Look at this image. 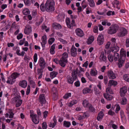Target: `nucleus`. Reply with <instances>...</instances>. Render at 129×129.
Wrapping results in <instances>:
<instances>
[{"label":"nucleus","mask_w":129,"mask_h":129,"mask_svg":"<svg viewBox=\"0 0 129 129\" xmlns=\"http://www.w3.org/2000/svg\"><path fill=\"white\" fill-rule=\"evenodd\" d=\"M68 56V54L66 52H64L62 56L59 60H58L57 58H54L53 61L56 64L59 63L61 66L64 68L66 66L68 62L67 58Z\"/></svg>","instance_id":"obj_1"},{"label":"nucleus","mask_w":129,"mask_h":129,"mask_svg":"<svg viewBox=\"0 0 129 129\" xmlns=\"http://www.w3.org/2000/svg\"><path fill=\"white\" fill-rule=\"evenodd\" d=\"M55 3L53 0H48L45 4L46 10L48 12H52L55 10Z\"/></svg>","instance_id":"obj_2"},{"label":"nucleus","mask_w":129,"mask_h":129,"mask_svg":"<svg viewBox=\"0 0 129 129\" xmlns=\"http://www.w3.org/2000/svg\"><path fill=\"white\" fill-rule=\"evenodd\" d=\"M126 52L124 49H121L120 51V57L119 59V62L118 63V67H121L123 66L126 57Z\"/></svg>","instance_id":"obj_3"},{"label":"nucleus","mask_w":129,"mask_h":129,"mask_svg":"<svg viewBox=\"0 0 129 129\" xmlns=\"http://www.w3.org/2000/svg\"><path fill=\"white\" fill-rule=\"evenodd\" d=\"M118 26L116 24L112 25L109 27L107 30V33L110 35H112L116 33L119 28Z\"/></svg>","instance_id":"obj_4"},{"label":"nucleus","mask_w":129,"mask_h":129,"mask_svg":"<svg viewBox=\"0 0 129 129\" xmlns=\"http://www.w3.org/2000/svg\"><path fill=\"white\" fill-rule=\"evenodd\" d=\"M66 22L67 27L70 29H72L73 26H75L76 25L75 20L72 19L71 23L70 19L68 17L66 18Z\"/></svg>","instance_id":"obj_5"},{"label":"nucleus","mask_w":129,"mask_h":129,"mask_svg":"<svg viewBox=\"0 0 129 129\" xmlns=\"http://www.w3.org/2000/svg\"><path fill=\"white\" fill-rule=\"evenodd\" d=\"M30 116L31 118L35 124H38L39 123V120L37 117V115L34 114L33 110L30 111Z\"/></svg>","instance_id":"obj_6"},{"label":"nucleus","mask_w":129,"mask_h":129,"mask_svg":"<svg viewBox=\"0 0 129 129\" xmlns=\"http://www.w3.org/2000/svg\"><path fill=\"white\" fill-rule=\"evenodd\" d=\"M18 102L19 103L18 104H16V107H18L21 105L22 103V100H21L19 97H14L12 99L11 102L13 104H15Z\"/></svg>","instance_id":"obj_7"},{"label":"nucleus","mask_w":129,"mask_h":129,"mask_svg":"<svg viewBox=\"0 0 129 129\" xmlns=\"http://www.w3.org/2000/svg\"><path fill=\"white\" fill-rule=\"evenodd\" d=\"M120 32L117 34V36L120 37L125 36L127 34V31L126 29L123 27L121 28L120 29Z\"/></svg>","instance_id":"obj_8"},{"label":"nucleus","mask_w":129,"mask_h":129,"mask_svg":"<svg viewBox=\"0 0 129 129\" xmlns=\"http://www.w3.org/2000/svg\"><path fill=\"white\" fill-rule=\"evenodd\" d=\"M107 74L108 77L110 79H115L116 77L115 74L111 70L108 71Z\"/></svg>","instance_id":"obj_9"},{"label":"nucleus","mask_w":129,"mask_h":129,"mask_svg":"<svg viewBox=\"0 0 129 129\" xmlns=\"http://www.w3.org/2000/svg\"><path fill=\"white\" fill-rule=\"evenodd\" d=\"M47 37L46 35H44L42 36V42H41V45L42 47V49L44 50L45 47V44L47 42Z\"/></svg>","instance_id":"obj_10"},{"label":"nucleus","mask_w":129,"mask_h":129,"mask_svg":"<svg viewBox=\"0 0 129 129\" xmlns=\"http://www.w3.org/2000/svg\"><path fill=\"white\" fill-rule=\"evenodd\" d=\"M106 93H104L103 94L104 97H109L111 96L110 94H113V92L112 90L110 88H108L106 89Z\"/></svg>","instance_id":"obj_11"},{"label":"nucleus","mask_w":129,"mask_h":129,"mask_svg":"<svg viewBox=\"0 0 129 129\" xmlns=\"http://www.w3.org/2000/svg\"><path fill=\"white\" fill-rule=\"evenodd\" d=\"M77 35L79 37H82L84 36V34L82 30L79 28L76 29L75 31Z\"/></svg>","instance_id":"obj_12"},{"label":"nucleus","mask_w":129,"mask_h":129,"mask_svg":"<svg viewBox=\"0 0 129 129\" xmlns=\"http://www.w3.org/2000/svg\"><path fill=\"white\" fill-rule=\"evenodd\" d=\"M127 91V87L126 86H124L121 88L120 90V93L121 97L124 96L125 94Z\"/></svg>","instance_id":"obj_13"},{"label":"nucleus","mask_w":129,"mask_h":129,"mask_svg":"<svg viewBox=\"0 0 129 129\" xmlns=\"http://www.w3.org/2000/svg\"><path fill=\"white\" fill-rule=\"evenodd\" d=\"M104 37L101 34L99 35L97 38V41L99 45H101L103 43Z\"/></svg>","instance_id":"obj_14"},{"label":"nucleus","mask_w":129,"mask_h":129,"mask_svg":"<svg viewBox=\"0 0 129 129\" xmlns=\"http://www.w3.org/2000/svg\"><path fill=\"white\" fill-rule=\"evenodd\" d=\"M31 31V28L30 26L27 25L25 27L24 30V33L26 35H28Z\"/></svg>","instance_id":"obj_15"},{"label":"nucleus","mask_w":129,"mask_h":129,"mask_svg":"<svg viewBox=\"0 0 129 129\" xmlns=\"http://www.w3.org/2000/svg\"><path fill=\"white\" fill-rule=\"evenodd\" d=\"M71 52L72 56H75L77 54V49L74 46H73L71 50Z\"/></svg>","instance_id":"obj_16"},{"label":"nucleus","mask_w":129,"mask_h":129,"mask_svg":"<svg viewBox=\"0 0 129 129\" xmlns=\"http://www.w3.org/2000/svg\"><path fill=\"white\" fill-rule=\"evenodd\" d=\"M19 84L21 87L25 88L27 85V82L25 80H23L20 82Z\"/></svg>","instance_id":"obj_17"},{"label":"nucleus","mask_w":129,"mask_h":129,"mask_svg":"<svg viewBox=\"0 0 129 129\" xmlns=\"http://www.w3.org/2000/svg\"><path fill=\"white\" fill-rule=\"evenodd\" d=\"M52 26L54 28L56 29H60L62 27L61 25L59 24L56 23H54L52 24Z\"/></svg>","instance_id":"obj_18"},{"label":"nucleus","mask_w":129,"mask_h":129,"mask_svg":"<svg viewBox=\"0 0 129 129\" xmlns=\"http://www.w3.org/2000/svg\"><path fill=\"white\" fill-rule=\"evenodd\" d=\"M100 59L101 62H106L107 57L104 54V53H102L100 56Z\"/></svg>","instance_id":"obj_19"},{"label":"nucleus","mask_w":129,"mask_h":129,"mask_svg":"<svg viewBox=\"0 0 129 129\" xmlns=\"http://www.w3.org/2000/svg\"><path fill=\"white\" fill-rule=\"evenodd\" d=\"M15 80L14 79L10 76L8 77V80L7 81V83L8 84H12L15 82Z\"/></svg>","instance_id":"obj_20"},{"label":"nucleus","mask_w":129,"mask_h":129,"mask_svg":"<svg viewBox=\"0 0 129 129\" xmlns=\"http://www.w3.org/2000/svg\"><path fill=\"white\" fill-rule=\"evenodd\" d=\"M46 63L45 60L43 58L41 57V70L44 69L45 67ZM42 74H41V77Z\"/></svg>","instance_id":"obj_21"},{"label":"nucleus","mask_w":129,"mask_h":129,"mask_svg":"<svg viewBox=\"0 0 129 129\" xmlns=\"http://www.w3.org/2000/svg\"><path fill=\"white\" fill-rule=\"evenodd\" d=\"M119 49V47L116 45H114L111 49V51L114 53H117V52H118Z\"/></svg>","instance_id":"obj_22"},{"label":"nucleus","mask_w":129,"mask_h":129,"mask_svg":"<svg viewBox=\"0 0 129 129\" xmlns=\"http://www.w3.org/2000/svg\"><path fill=\"white\" fill-rule=\"evenodd\" d=\"M67 82L69 84H72L74 82V80L70 76H68L67 77Z\"/></svg>","instance_id":"obj_23"},{"label":"nucleus","mask_w":129,"mask_h":129,"mask_svg":"<svg viewBox=\"0 0 129 129\" xmlns=\"http://www.w3.org/2000/svg\"><path fill=\"white\" fill-rule=\"evenodd\" d=\"M78 72L76 71H73L72 73V77L75 80H76L77 79V74Z\"/></svg>","instance_id":"obj_24"},{"label":"nucleus","mask_w":129,"mask_h":129,"mask_svg":"<svg viewBox=\"0 0 129 129\" xmlns=\"http://www.w3.org/2000/svg\"><path fill=\"white\" fill-rule=\"evenodd\" d=\"M90 74L92 76H95L97 74V71L95 69H92L90 70Z\"/></svg>","instance_id":"obj_25"},{"label":"nucleus","mask_w":129,"mask_h":129,"mask_svg":"<svg viewBox=\"0 0 129 129\" xmlns=\"http://www.w3.org/2000/svg\"><path fill=\"white\" fill-rule=\"evenodd\" d=\"M113 56L114 59L115 61H116L118 60L119 61V59L120 57V55L119 53H114L113 54Z\"/></svg>","instance_id":"obj_26"},{"label":"nucleus","mask_w":129,"mask_h":129,"mask_svg":"<svg viewBox=\"0 0 129 129\" xmlns=\"http://www.w3.org/2000/svg\"><path fill=\"white\" fill-rule=\"evenodd\" d=\"M57 74V72L54 71L51 72L50 73V77L51 79H53L56 77Z\"/></svg>","instance_id":"obj_27"},{"label":"nucleus","mask_w":129,"mask_h":129,"mask_svg":"<svg viewBox=\"0 0 129 129\" xmlns=\"http://www.w3.org/2000/svg\"><path fill=\"white\" fill-rule=\"evenodd\" d=\"M89 2L88 4L89 6L91 8L94 7L95 4L94 0H87Z\"/></svg>","instance_id":"obj_28"},{"label":"nucleus","mask_w":129,"mask_h":129,"mask_svg":"<svg viewBox=\"0 0 129 129\" xmlns=\"http://www.w3.org/2000/svg\"><path fill=\"white\" fill-rule=\"evenodd\" d=\"M20 75V74L14 72L10 76L14 79H15L18 77Z\"/></svg>","instance_id":"obj_29"},{"label":"nucleus","mask_w":129,"mask_h":129,"mask_svg":"<svg viewBox=\"0 0 129 129\" xmlns=\"http://www.w3.org/2000/svg\"><path fill=\"white\" fill-rule=\"evenodd\" d=\"M117 83L116 81L113 80H110L109 82V84H110L111 86L113 85L115 86L117 85Z\"/></svg>","instance_id":"obj_30"},{"label":"nucleus","mask_w":129,"mask_h":129,"mask_svg":"<svg viewBox=\"0 0 129 129\" xmlns=\"http://www.w3.org/2000/svg\"><path fill=\"white\" fill-rule=\"evenodd\" d=\"M71 125V123L70 122L64 121H63V125L64 126L66 127H69Z\"/></svg>","instance_id":"obj_31"},{"label":"nucleus","mask_w":129,"mask_h":129,"mask_svg":"<svg viewBox=\"0 0 129 129\" xmlns=\"http://www.w3.org/2000/svg\"><path fill=\"white\" fill-rule=\"evenodd\" d=\"M91 104L89 103L88 101L86 100H84L83 101L82 104L83 106L85 107H88L89 105Z\"/></svg>","instance_id":"obj_32"},{"label":"nucleus","mask_w":129,"mask_h":129,"mask_svg":"<svg viewBox=\"0 0 129 129\" xmlns=\"http://www.w3.org/2000/svg\"><path fill=\"white\" fill-rule=\"evenodd\" d=\"M90 91V88L88 87L84 88L83 90V92L84 94H86L89 93Z\"/></svg>","instance_id":"obj_33"},{"label":"nucleus","mask_w":129,"mask_h":129,"mask_svg":"<svg viewBox=\"0 0 129 129\" xmlns=\"http://www.w3.org/2000/svg\"><path fill=\"white\" fill-rule=\"evenodd\" d=\"M123 78L125 81L129 82V74H125L123 75Z\"/></svg>","instance_id":"obj_34"},{"label":"nucleus","mask_w":129,"mask_h":129,"mask_svg":"<svg viewBox=\"0 0 129 129\" xmlns=\"http://www.w3.org/2000/svg\"><path fill=\"white\" fill-rule=\"evenodd\" d=\"M127 100L126 98H123L122 99L121 101V104L122 105H125L127 103Z\"/></svg>","instance_id":"obj_35"},{"label":"nucleus","mask_w":129,"mask_h":129,"mask_svg":"<svg viewBox=\"0 0 129 129\" xmlns=\"http://www.w3.org/2000/svg\"><path fill=\"white\" fill-rule=\"evenodd\" d=\"M23 13L24 15H27L30 14V12L28 9L25 8L23 10Z\"/></svg>","instance_id":"obj_36"},{"label":"nucleus","mask_w":129,"mask_h":129,"mask_svg":"<svg viewBox=\"0 0 129 129\" xmlns=\"http://www.w3.org/2000/svg\"><path fill=\"white\" fill-rule=\"evenodd\" d=\"M88 107L89 108V111L92 112H95V109L91 104L89 105Z\"/></svg>","instance_id":"obj_37"},{"label":"nucleus","mask_w":129,"mask_h":129,"mask_svg":"<svg viewBox=\"0 0 129 129\" xmlns=\"http://www.w3.org/2000/svg\"><path fill=\"white\" fill-rule=\"evenodd\" d=\"M81 5L83 9L87 7V5L85 0L83 1Z\"/></svg>","instance_id":"obj_38"},{"label":"nucleus","mask_w":129,"mask_h":129,"mask_svg":"<svg viewBox=\"0 0 129 129\" xmlns=\"http://www.w3.org/2000/svg\"><path fill=\"white\" fill-rule=\"evenodd\" d=\"M94 40V38L93 37H89L88 40V44H91L93 41Z\"/></svg>","instance_id":"obj_39"},{"label":"nucleus","mask_w":129,"mask_h":129,"mask_svg":"<svg viewBox=\"0 0 129 129\" xmlns=\"http://www.w3.org/2000/svg\"><path fill=\"white\" fill-rule=\"evenodd\" d=\"M108 58L109 61L112 62L113 61L114 57L112 54H109L108 56Z\"/></svg>","instance_id":"obj_40"},{"label":"nucleus","mask_w":129,"mask_h":129,"mask_svg":"<svg viewBox=\"0 0 129 129\" xmlns=\"http://www.w3.org/2000/svg\"><path fill=\"white\" fill-rule=\"evenodd\" d=\"M55 40V39L53 38H51L49 39L48 43L50 45H51L54 42Z\"/></svg>","instance_id":"obj_41"},{"label":"nucleus","mask_w":129,"mask_h":129,"mask_svg":"<svg viewBox=\"0 0 129 129\" xmlns=\"http://www.w3.org/2000/svg\"><path fill=\"white\" fill-rule=\"evenodd\" d=\"M30 85L31 87L35 88L36 87V84L35 82L33 80H31L30 81Z\"/></svg>","instance_id":"obj_42"},{"label":"nucleus","mask_w":129,"mask_h":129,"mask_svg":"<svg viewBox=\"0 0 129 129\" xmlns=\"http://www.w3.org/2000/svg\"><path fill=\"white\" fill-rule=\"evenodd\" d=\"M53 120L54 121V123L52 124V127L53 128L56 124L57 122V120L56 119L55 116H54L53 117Z\"/></svg>","instance_id":"obj_43"},{"label":"nucleus","mask_w":129,"mask_h":129,"mask_svg":"<svg viewBox=\"0 0 129 129\" xmlns=\"http://www.w3.org/2000/svg\"><path fill=\"white\" fill-rule=\"evenodd\" d=\"M23 1L25 4L27 6H30L31 5V3L29 0H23Z\"/></svg>","instance_id":"obj_44"},{"label":"nucleus","mask_w":129,"mask_h":129,"mask_svg":"<svg viewBox=\"0 0 129 129\" xmlns=\"http://www.w3.org/2000/svg\"><path fill=\"white\" fill-rule=\"evenodd\" d=\"M115 106H116L115 111V112L116 113H117V112L118 111L120 110V108L118 104H116L115 105Z\"/></svg>","instance_id":"obj_45"},{"label":"nucleus","mask_w":129,"mask_h":129,"mask_svg":"<svg viewBox=\"0 0 129 129\" xmlns=\"http://www.w3.org/2000/svg\"><path fill=\"white\" fill-rule=\"evenodd\" d=\"M42 128L43 129H46L47 127L46 122H44L42 124Z\"/></svg>","instance_id":"obj_46"},{"label":"nucleus","mask_w":129,"mask_h":129,"mask_svg":"<svg viewBox=\"0 0 129 129\" xmlns=\"http://www.w3.org/2000/svg\"><path fill=\"white\" fill-rule=\"evenodd\" d=\"M59 40L63 44H66L67 43V42L65 40H64L63 39L60 38L59 39Z\"/></svg>","instance_id":"obj_47"},{"label":"nucleus","mask_w":129,"mask_h":129,"mask_svg":"<svg viewBox=\"0 0 129 129\" xmlns=\"http://www.w3.org/2000/svg\"><path fill=\"white\" fill-rule=\"evenodd\" d=\"M82 116L84 118H86L88 117L89 116V115L87 112H86L83 113Z\"/></svg>","instance_id":"obj_48"},{"label":"nucleus","mask_w":129,"mask_h":129,"mask_svg":"<svg viewBox=\"0 0 129 129\" xmlns=\"http://www.w3.org/2000/svg\"><path fill=\"white\" fill-rule=\"evenodd\" d=\"M23 37V35L22 33H20L18 34L17 36V38L19 40L21 39Z\"/></svg>","instance_id":"obj_49"},{"label":"nucleus","mask_w":129,"mask_h":129,"mask_svg":"<svg viewBox=\"0 0 129 129\" xmlns=\"http://www.w3.org/2000/svg\"><path fill=\"white\" fill-rule=\"evenodd\" d=\"M88 64V61H86L82 65V67H85L86 68H87Z\"/></svg>","instance_id":"obj_50"},{"label":"nucleus","mask_w":129,"mask_h":129,"mask_svg":"<svg viewBox=\"0 0 129 129\" xmlns=\"http://www.w3.org/2000/svg\"><path fill=\"white\" fill-rule=\"evenodd\" d=\"M25 38H23L22 40H21L19 43V44L20 45H21L24 44V43L25 42Z\"/></svg>","instance_id":"obj_51"},{"label":"nucleus","mask_w":129,"mask_h":129,"mask_svg":"<svg viewBox=\"0 0 129 129\" xmlns=\"http://www.w3.org/2000/svg\"><path fill=\"white\" fill-rule=\"evenodd\" d=\"M46 102L45 97H41V103L45 104Z\"/></svg>","instance_id":"obj_52"},{"label":"nucleus","mask_w":129,"mask_h":129,"mask_svg":"<svg viewBox=\"0 0 129 129\" xmlns=\"http://www.w3.org/2000/svg\"><path fill=\"white\" fill-rule=\"evenodd\" d=\"M30 86L29 85H28L27 87V91L26 92V94L27 95H28L30 92Z\"/></svg>","instance_id":"obj_53"},{"label":"nucleus","mask_w":129,"mask_h":129,"mask_svg":"<svg viewBox=\"0 0 129 129\" xmlns=\"http://www.w3.org/2000/svg\"><path fill=\"white\" fill-rule=\"evenodd\" d=\"M93 31L94 33H96L98 31V27L97 26H95L93 28Z\"/></svg>","instance_id":"obj_54"},{"label":"nucleus","mask_w":129,"mask_h":129,"mask_svg":"<svg viewBox=\"0 0 129 129\" xmlns=\"http://www.w3.org/2000/svg\"><path fill=\"white\" fill-rule=\"evenodd\" d=\"M41 10L43 12H44L46 10V6L45 7L42 4H41Z\"/></svg>","instance_id":"obj_55"},{"label":"nucleus","mask_w":129,"mask_h":129,"mask_svg":"<svg viewBox=\"0 0 129 129\" xmlns=\"http://www.w3.org/2000/svg\"><path fill=\"white\" fill-rule=\"evenodd\" d=\"M74 84L75 86L76 87H79L80 85V82L79 81H77L75 82Z\"/></svg>","instance_id":"obj_56"},{"label":"nucleus","mask_w":129,"mask_h":129,"mask_svg":"<svg viewBox=\"0 0 129 129\" xmlns=\"http://www.w3.org/2000/svg\"><path fill=\"white\" fill-rule=\"evenodd\" d=\"M43 118H46L48 114V112L47 111H45L43 112Z\"/></svg>","instance_id":"obj_57"},{"label":"nucleus","mask_w":129,"mask_h":129,"mask_svg":"<svg viewBox=\"0 0 129 129\" xmlns=\"http://www.w3.org/2000/svg\"><path fill=\"white\" fill-rule=\"evenodd\" d=\"M37 55L36 53H35L34 56V62H36L37 61Z\"/></svg>","instance_id":"obj_58"},{"label":"nucleus","mask_w":129,"mask_h":129,"mask_svg":"<svg viewBox=\"0 0 129 129\" xmlns=\"http://www.w3.org/2000/svg\"><path fill=\"white\" fill-rule=\"evenodd\" d=\"M95 94L96 95L98 96L99 95L100 93V91L99 90L96 89L95 90Z\"/></svg>","instance_id":"obj_59"},{"label":"nucleus","mask_w":129,"mask_h":129,"mask_svg":"<svg viewBox=\"0 0 129 129\" xmlns=\"http://www.w3.org/2000/svg\"><path fill=\"white\" fill-rule=\"evenodd\" d=\"M120 115L121 116V118H123L124 116V112L122 110H121L120 112Z\"/></svg>","instance_id":"obj_60"},{"label":"nucleus","mask_w":129,"mask_h":129,"mask_svg":"<svg viewBox=\"0 0 129 129\" xmlns=\"http://www.w3.org/2000/svg\"><path fill=\"white\" fill-rule=\"evenodd\" d=\"M104 82L105 84L106 85L107 84L108 81V78L107 76H105L104 77Z\"/></svg>","instance_id":"obj_61"},{"label":"nucleus","mask_w":129,"mask_h":129,"mask_svg":"<svg viewBox=\"0 0 129 129\" xmlns=\"http://www.w3.org/2000/svg\"><path fill=\"white\" fill-rule=\"evenodd\" d=\"M108 114L109 115L112 116L115 114V113L112 111L111 110H110L108 112Z\"/></svg>","instance_id":"obj_62"},{"label":"nucleus","mask_w":129,"mask_h":129,"mask_svg":"<svg viewBox=\"0 0 129 129\" xmlns=\"http://www.w3.org/2000/svg\"><path fill=\"white\" fill-rule=\"evenodd\" d=\"M98 26L100 31H102L104 29L103 26L101 24H99L98 25Z\"/></svg>","instance_id":"obj_63"},{"label":"nucleus","mask_w":129,"mask_h":129,"mask_svg":"<svg viewBox=\"0 0 129 129\" xmlns=\"http://www.w3.org/2000/svg\"><path fill=\"white\" fill-rule=\"evenodd\" d=\"M126 46L127 47H129V39H127L126 40Z\"/></svg>","instance_id":"obj_64"}]
</instances>
